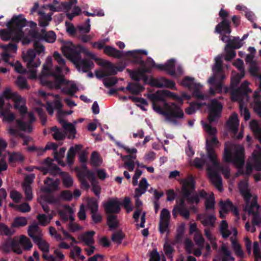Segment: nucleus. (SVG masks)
Returning a JSON list of instances; mask_svg holds the SVG:
<instances>
[{
  "instance_id": "obj_1",
  "label": "nucleus",
  "mask_w": 261,
  "mask_h": 261,
  "mask_svg": "<svg viewBox=\"0 0 261 261\" xmlns=\"http://www.w3.org/2000/svg\"><path fill=\"white\" fill-rule=\"evenodd\" d=\"M14 108L20 114L21 119L16 120L17 129L10 127L9 133L11 135L18 134V130L30 133L33 129L31 123L35 120L32 113H27L25 99L11 87L5 88L0 95V115L3 120L11 122L15 118V115L10 112Z\"/></svg>"
},
{
  "instance_id": "obj_2",
  "label": "nucleus",
  "mask_w": 261,
  "mask_h": 261,
  "mask_svg": "<svg viewBox=\"0 0 261 261\" xmlns=\"http://www.w3.org/2000/svg\"><path fill=\"white\" fill-rule=\"evenodd\" d=\"M201 123L206 133V160L205 159L204 154H201V158H197L194 160L193 165L198 168H201L206 165L208 176L211 181L219 191H221L223 190L222 179L219 174L222 173L226 178H228L229 170L227 166L223 165L219 163L215 150V148L220 144L216 137V128L202 121Z\"/></svg>"
},
{
  "instance_id": "obj_3",
  "label": "nucleus",
  "mask_w": 261,
  "mask_h": 261,
  "mask_svg": "<svg viewBox=\"0 0 261 261\" xmlns=\"http://www.w3.org/2000/svg\"><path fill=\"white\" fill-rule=\"evenodd\" d=\"M61 50L64 56L70 60L80 72H85L94 67L92 62L82 59L81 54L95 61L96 63L105 68V71L95 72L98 78H102L107 74H116L123 70L124 67L114 66L110 62L98 57L94 53L81 44L74 45L70 41L62 42Z\"/></svg>"
},
{
  "instance_id": "obj_4",
  "label": "nucleus",
  "mask_w": 261,
  "mask_h": 261,
  "mask_svg": "<svg viewBox=\"0 0 261 261\" xmlns=\"http://www.w3.org/2000/svg\"><path fill=\"white\" fill-rule=\"evenodd\" d=\"M148 97L152 102V108L157 113L162 115L164 117V121L172 125L178 124L179 120L184 117V113L182 109L179 106L174 103H164L163 108L156 105L158 101H165L167 99L177 100L180 102L181 105L183 103L184 99H190V95L182 93L181 97L177 96L175 94L168 90H163L151 93L148 95Z\"/></svg>"
},
{
  "instance_id": "obj_5",
  "label": "nucleus",
  "mask_w": 261,
  "mask_h": 261,
  "mask_svg": "<svg viewBox=\"0 0 261 261\" xmlns=\"http://www.w3.org/2000/svg\"><path fill=\"white\" fill-rule=\"evenodd\" d=\"M27 21L22 15L14 16L6 24L8 30H0V38L4 41L11 39L15 41L20 40L23 45L29 44L35 38V33L29 31L25 33L21 31V28L25 26Z\"/></svg>"
},
{
  "instance_id": "obj_6",
  "label": "nucleus",
  "mask_w": 261,
  "mask_h": 261,
  "mask_svg": "<svg viewBox=\"0 0 261 261\" xmlns=\"http://www.w3.org/2000/svg\"><path fill=\"white\" fill-rule=\"evenodd\" d=\"M51 67L52 59L50 57H48L43 65L42 70L39 76L41 84L50 88L56 89L65 85L67 86V88L63 89V91L68 94H73L77 90L75 84L72 82L66 81L62 75L57 77V73L51 71Z\"/></svg>"
},
{
  "instance_id": "obj_7",
  "label": "nucleus",
  "mask_w": 261,
  "mask_h": 261,
  "mask_svg": "<svg viewBox=\"0 0 261 261\" xmlns=\"http://www.w3.org/2000/svg\"><path fill=\"white\" fill-rule=\"evenodd\" d=\"M223 159L225 162L232 163L238 169L242 168L244 164V147L232 143H226Z\"/></svg>"
},
{
  "instance_id": "obj_8",
  "label": "nucleus",
  "mask_w": 261,
  "mask_h": 261,
  "mask_svg": "<svg viewBox=\"0 0 261 261\" xmlns=\"http://www.w3.org/2000/svg\"><path fill=\"white\" fill-rule=\"evenodd\" d=\"M239 187L240 193L246 202V210L249 213H252L254 215L253 223L254 224L258 225L260 223V218L256 215V213L258 212L260 206L257 203V196L256 195L252 196V201L250 203L249 200L252 196L248 190L247 181L246 180L242 181L239 184Z\"/></svg>"
},
{
  "instance_id": "obj_9",
  "label": "nucleus",
  "mask_w": 261,
  "mask_h": 261,
  "mask_svg": "<svg viewBox=\"0 0 261 261\" xmlns=\"http://www.w3.org/2000/svg\"><path fill=\"white\" fill-rule=\"evenodd\" d=\"M82 168V170H79L77 173V177L80 181L81 187L86 190L90 188V185L87 180V178H88L91 182L92 192L99 197L101 192V187L96 180L94 173L87 170L85 165H84Z\"/></svg>"
},
{
  "instance_id": "obj_10",
  "label": "nucleus",
  "mask_w": 261,
  "mask_h": 261,
  "mask_svg": "<svg viewBox=\"0 0 261 261\" xmlns=\"http://www.w3.org/2000/svg\"><path fill=\"white\" fill-rule=\"evenodd\" d=\"M149 70H139L130 72V76L134 80L139 81L143 79L145 83L149 84L152 86L158 87H166L170 89H175V83L172 81L162 77L159 79H150L148 81L144 74L146 72H149Z\"/></svg>"
},
{
  "instance_id": "obj_11",
  "label": "nucleus",
  "mask_w": 261,
  "mask_h": 261,
  "mask_svg": "<svg viewBox=\"0 0 261 261\" xmlns=\"http://www.w3.org/2000/svg\"><path fill=\"white\" fill-rule=\"evenodd\" d=\"M22 58L27 63L29 77L31 79H36L37 78L36 68L40 66L41 61L39 59L36 58L35 50L29 49L25 52L23 51Z\"/></svg>"
},
{
  "instance_id": "obj_12",
  "label": "nucleus",
  "mask_w": 261,
  "mask_h": 261,
  "mask_svg": "<svg viewBox=\"0 0 261 261\" xmlns=\"http://www.w3.org/2000/svg\"><path fill=\"white\" fill-rule=\"evenodd\" d=\"M44 184L45 187L41 190V192H50L58 189L59 185V180L57 179L53 180L50 178H47L44 181ZM42 194L43 193H40L38 200L41 204L43 210L46 212H48L49 208L46 205V204L47 203H51L53 202V201L50 198L44 196Z\"/></svg>"
},
{
  "instance_id": "obj_13",
  "label": "nucleus",
  "mask_w": 261,
  "mask_h": 261,
  "mask_svg": "<svg viewBox=\"0 0 261 261\" xmlns=\"http://www.w3.org/2000/svg\"><path fill=\"white\" fill-rule=\"evenodd\" d=\"M253 169L261 170V148L258 145L248 159L245 173L249 174Z\"/></svg>"
},
{
  "instance_id": "obj_14",
  "label": "nucleus",
  "mask_w": 261,
  "mask_h": 261,
  "mask_svg": "<svg viewBox=\"0 0 261 261\" xmlns=\"http://www.w3.org/2000/svg\"><path fill=\"white\" fill-rule=\"evenodd\" d=\"M182 185V191L185 196L191 203H197L199 201V197L197 195H194L192 192L194 189V181L192 177L183 180L181 181Z\"/></svg>"
},
{
  "instance_id": "obj_15",
  "label": "nucleus",
  "mask_w": 261,
  "mask_h": 261,
  "mask_svg": "<svg viewBox=\"0 0 261 261\" xmlns=\"http://www.w3.org/2000/svg\"><path fill=\"white\" fill-rule=\"evenodd\" d=\"M42 172L44 175L48 172H50L51 174H61L63 184L65 187L68 188L73 185V181L72 177L68 173L60 172V169L52 163L49 164L47 169H42Z\"/></svg>"
},
{
  "instance_id": "obj_16",
  "label": "nucleus",
  "mask_w": 261,
  "mask_h": 261,
  "mask_svg": "<svg viewBox=\"0 0 261 261\" xmlns=\"http://www.w3.org/2000/svg\"><path fill=\"white\" fill-rule=\"evenodd\" d=\"M221 59V56H218L215 58V64L213 67L214 75L208 80L210 84H217L218 87V89L217 90L218 92L222 91L221 85L219 83H217V82L220 80L218 74L221 72L222 67Z\"/></svg>"
},
{
  "instance_id": "obj_17",
  "label": "nucleus",
  "mask_w": 261,
  "mask_h": 261,
  "mask_svg": "<svg viewBox=\"0 0 261 261\" xmlns=\"http://www.w3.org/2000/svg\"><path fill=\"white\" fill-rule=\"evenodd\" d=\"M250 84L249 82L245 81L241 85L239 90L231 92V98L233 101H243V99L247 101L248 97L247 93L251 92V90L248 88Z\"/></svg>"
},
{
  "instance_id": "obj_18",
  "label": "nucleus",
  "mask_w": 261,
  "mask_h": 261,
  "mask_svg": "<svg viewBox=\"0 0 261 261\" xmlns=\"http://www.w3.org/2000/svg\"><path fill=\"white\" fill-rule=\"evenodd\" d=\"M222 109V104L217 100L212 101L211 105L209 106L208 121L210 123L217 121L221 117Z\"/></svg>"
},
{
  "instance_id": "obj_19",
  "label": "nucleus",
  "mask_w": 261,
  "mask_h": 261,
  "mask_svg": "<svg viewBox=\"0 0 261 261\" xmlns=\"http://www.w3.org/2000/svg\"><path fill=\"white\" fill-rule=\"evenodd\" d=\"M181 84L185 87H188L191 90L193 95L196 97L204 99V96L199 92L202 86L199 83H195L194 79L190 77H185L181 82Z\"/></svg>"
},
{
  "instance_id": "obj_20",
  "label": "nucleus",
  "mask_w": 261,
  "mask_h": 261,
  "mask_svg": "<svg viewBox=\"0 0 261 261\" xmlns=\"http://www.w3.org/2000/svg\"><path fill=\"white\" fill-rule=\"evenodd\" d=\"M233 65L238 69L240 73L237 74L234 71L232 72L231 84L232 86L237 85L245 75L244 63L242 60L238 59L233 63Z\"/></svg>"
},
{
  "instance_id": "obj_21",
  "label": "nucleus",
  "mask_w": 261,
  "mask_h": 261,
  "mask_svg": "<svg viewBox=\"0 0 261 261\" xmlns=\"http://www.w3.org/2000/svg\"><path fill=\"white\" fill-rule=\"evenodd\" d=\"M147 63L149 64L151 68H156L160 70L168 71L171 75H174L175 72L173 70L174 67V60L171 59L168 61L165 64H156L152 59L149 58L147 60Z\"/></svg>"
},
{
  "instance_id": "obj_22",
  "label": "nucleus",
  "mask_w": 261,
  "mask_h": 261,
  "mask_svg": "<svg viewBox=\"0 0 261 261\" xmlns=\"http://www.w3.org/2000/svg\"><path fill=\"white\" fill-rule=\"evenodd\" d=\"M170 219V212L166 208H163L161 212L159 222L160 231L161 233L168 232Z\"/></svg>"
},
{
  "instance_id": "obj_23",
  "label": "nucleus",
  "mask_w": 261,
  "mask_h": 261,
  "mask_svg": "<svg viewBox=\"0 0 261 261\" xmlns=\"http://www.w3.org/2000/svg\"><path fill=\"white\" fill-rule=\"evenodd\" d=\"M103 205L107 213L112 214L119 212L121 203L118 198H114L109 199Z\"/></svg>"
},
{
  "instance_id": "obj_24",
  "label": "nucleus",
  "mask_w": 261,
  "mask_h": 261,
  "mask_svg": "<svg viewBox=\"0 0 261 261\" xmlns=\"http://www.w3.org/2000/svg\"><path fill=\"white\" fill-rule=\"evenodd\" d=\"M54 57L58 63L60 65V66H57L55 69H53L52 66L51 68V71L53 73H57V77L61 76V73L62 71H65L66 73H68L69 71V68L65 66V61L62 58L61 55L58 52L56 51L54 54Z\"/></svg>"
},
{
  "instance_id": "obj_25",
  "label": "nucleus",
  "mask_w": 261,
  "mask_h": 261,
  "mask_svg": "<svg viewBox=\"0 0 261 261\" xmlns=\"http://www.w3.org/2000/svg\"><path fill=\"white\" fill-rule=\"evenodd\" d=\"M220 210L219 213L220 217L221 218L225 217V215L229 211H231L234 215L239 217V214L238 210L236 207L233 206L231 202L229 200L220 201Z\"/></svg>"
},
{
  "instance_id": "obj_26",
  "label": "nucleus",
  "mask_w": 261,
  "mask_h": 261,
  "mask_svg": "<svg viewBox=\"0 0 261 261\" xmlns=\"http://www.w3.org/2000/svg\"><path fill=\"white\" fill-rule=\"evenodd\" d=\"M2 48L4 49V52L1 54L2 59L6 63H8L9 58L16 53L17 45L15 44H9L2 46Z\"/></svg>"
},
{
  "instance_id": "obj_27",
  "label": "nucleus",
  "mask_w": 261,
  "mask_h": 261,
  "mask_svg": "<svg viewBox=\"0 0 261 261\" xmlns=\"http://www.w3.org/2000/svg\"><path fill=\"white\" fill-rule=\"evenodd\" d=\"M219 230L223 238H227L231 234L235 237L237 234L236 229L232 226H229L225 220H222L219 225Z\"/></svg>"
},
{
  "instance_id": "obj_28",
  "label": "nucleus",
  "mask_w": 261,
  "mask_h": 261,
  "mask_svg": "<svg viewBox=\"0 0 261 261\" xmlns=\"http://www.w3.org/2000/svg\"><path fill=\"white\" fill-rule=\"evenodd\" d=\"M59 115L60 112L58 113V121L66 133L69 134L68 138L72 139L75 138L76 133L75 126L72 123L67 122L62 118H60Z\"/></svg>"
},
{
  "instance_id": "obj_29",
  "label": "nucleus",
  "mask_w": 261,
  "mask_h": 261,
  "mask_svg": "<svg viewBox=\"0 0 261 261\" xmlns=\"http://www.w3.org/2000/svg\"><path fill=\"white\" fill-rule=\"evenodd\" d=\"M75 212V210L72 207L67 206H64L63 210L60 211L59 214L62 218V221L65 222L68 220L71 221L74 220L73 214Z\"/></svg>"
},
{
  "instance_id": "obj_30",
  "label": "nucleus",
  "mask_w": 261,
  "mask_h": 261,
  "mask_svg": "<svg viewBox=\"0 0 261 261\" xmlns=\"http://www.w3.org/2000/svg\"><path fill=\"white\" fill-rule=\"evenodd\" d=\"M28 232L29 236L33 239L34 242L42 238L41 230L36 224L30 226Z\"/></svg>"
},
{
  "instance_id": "obj_31",
  "label": "nucleus",
  "mask_w": 261,
  "mask_h": 261,
  "mask_svg": "<svg viewBox=\"0 0 261 261\" xmlns=\"http://www.w3.org/2000/svg\"><path fill=\"white\" fill-rule=\"evenodd\" d=\"M199 195L200 197L205 198V205L206 210H212L214 208L215 201L213 193L207 194L205 191H201L199 192Z\"/></svg>"
},
{
  "instance_id": "obj_32",
  "label": "nucleus",
  "mask_w": 261,
  "mask_h": 261,
  "mask_svg": "<svg viewBox=\"0 0 261 261\" xmlns=\"http://www.w3.org/2000/svg\"><path fill=\"white\" fill-rule=\"evenodd\" d=\"M69 7L67 4L60 3L56 0L54 1L51 4L44 6L45 9H48L49 10L55 12L60 11L63 10H66Z\"/></svg>"
},
{
  "instance_id": "obj_33",
  "label": "nucleus",
  "mask_w": 261,
  "mask_h": 261,
  "mask_svg": "<svg viewBox=\"0 0 261 261\" xmlns=\"http://www.w3.org/2000/svg\"><path fill=\"white\" fill-rule=\"evenodd\" d=\"M234 258L232 257L228 248L223 245L221 248V253L220 256L216 257L214 261H234Z\"/></svg>"
},
{
  "instance_id": "obj_34",
  "label": "nucleus",
  "mask_w": 261,
  "mask_h": 261,
  "mask_svg": "<svg viewBox=\"0 0 261 261\" xmlns=\"http://www.w3.org/2000/svg\"><path fill=\"white\" fill-rule=\"evenodd\" d=\"M94 234L95 232L93 231H88L80 235L79 239L83 242L84 245H93L94 243L93 239Z\"/></svg>"
},
{
  "instance_id": "obj_35",
  "label": "nucleus",
  "mask_w": 261,
  "mask_h": 261,
  "mask_svg": "<svg viewBox=\"0 0 261 261\" xmlns=\"http://www.w3.org/2000/svg\"><path fill=\"white\" fill-rule=\"evenodd\" d=\"M149 187L147 179L142 178L139 182V187L135 190V197H139L144 194Z\"/></svg>"
},
{
  "instance_id": "obj_36",
  "label": "nucleus",
  "mask_w": 261,
  "mask_h": 261,
  "mask_svg": "<svg viewBox=\"0 0 261 261\" xmlns=\"http://www.w3.org/2000/svg\"><path fill=\"white\" fill-rule=\"evenodd\" d=\"M198 219L205 226H213L216 221V218L213 215H199L198 216Z\"/></svg>"
},
{
  "instance_id": "obj_37",
  "label": "nucleus",
  "mask_w": 261,
  "mask_h": 261,
  "mask_svg": "<svg viewBox=\"0 0 261 261\" xmlns=\"http://www.w3.org/2000/svg\"><path fill=\"white\" fill-rule=\"evenodd\" d=\"M121 158L124 162V167L130 171H134L135 164L134 160L136 159V156L126 155L121 156Z\"/></svg>"
},
{
  "instance_id": "obj_38",
  "label": "nucleus",
  "mask_w": 261,
  "mask_h": 261,
  "mask_svg": "<svg viewBox=\"0 0 261 261\" xmlns=\"http://www.w3.org/2000/svg\"><path fill=\"white\" fill-rule=\"evenodd\" d=\"M177 213H179L185 218L188 219L189 217V212L188 210L184 208V202L182 201L179 205H176L173 208L172 214L174 217H176Z\"/></svg>"
},
{
  "instance_id": "obj_39",
  "label": "nucleus",
  "mask_w": 261,
  "mask_h": 261,
  "mask_svg": "<svg viewBox=\"0 0 261 261\" xmlns=\"http://www.w3.org/2000/svg\"><path fill=\"white\" fill-rule=\"evenodd\" d=\"M239 125V121L237 115L236 114H232L227 121L228 128L233 132L236 133L238 130Z\"/></svg>"
},
{
  "instance_id": "obj_40",
  "label": "nucleus",
  "mask_w": 261,
  "mask_h": 261,
  "mask_svg": "<svg viewBox=\"0 0 261 261\" xmlns=\"http://www.w3.org/2000/svg\"><path fill=\"white\" fill-rule=\"evenodd\" d=\"M82 148V145L81 144L75 145L70 148L67 156V162L68 164H71L73 163L76 153L80 151Z\"/></svg>"
},
{
  "instance_id": "obj_41",
  "label": "nucleus",
  "mask_w": 261,
  "mask_h": 261,
  "mask_svg": "<svg viewBox=\"0 0 261 261\" xmlns=\"http://www.w3.org/2000/svg\"><path fill=\"white\" fill-rule=\"evenodd\" d=\"M215 31L217 33H220L222 31H224L226 33L230 34L231 29L229 22L226 19H223L221 22L216 26Z\"/></svg>"
},
{
  "instance_id": "obj_42",
  "label": "nucleus",
  "mask_w": 261,
  "mask_h": 261,
  "mask_svg": "<svg viewBox=\"0 0 261 261\" xmlns=\"http://www.w3.org/2000/svg\"><path fill=\"white\" fill-rule=\"evenodd\" d=\"M141 217V222L140 224H137L138 228H143L144 227V223L145 222V213L143 212L141 209H137L133 215L134 218L138 222L139 221V217Z\"/></svg>"
},
{
  "instance_id": "obj_43",
  "label": "nucleus",
  "mask_w": 261,
  "mask_h": 261,
  "mask_svg": "<svg viewBox=\"0 0 261 261\" xmlns=\"http://www.w3.org/2000/svg\"><path fill=\"white\" fill-rule=\"evenodd\" d=\"M250 127L253 131L255 137L261 143V127L258 126L257 122L255 120H252L250 122Z\"/></svg>"
},
{
  "instance_id": "obj_44",
  "label": "nucleus",
  "mask_w": 261,
  "mask_h": 261,
  "mask_svg": "<svg viewBox=\"0 0 261 261\" xmlns=\"http://www.w3.org/2000/svg\"><path fill=\"white\" fill-rule=\"evenodd\" d=\"M62 105L61 102L60 100H57L55 101L54 103H47V111L49 113V114L52 115L54 113V109L59 110L58 112V113L60 112L59 117H60V115L61 114V112L60 110L62 108Z\"/></svg>"
},
{
  "instance_id": "obj_45",
  "label": "nucleus",
  "mask_w": 261,
  "mask_h": 261,
  "mask_svg": "<svg viewBox=\"0 0 261 261\" xmlns=\"http://www.w3.org/2000/svg\"><path fill=\"white\" fill-rule=\"evenodd\" d=\"M39 25L41 27H45L48 25L49 22L51 20V14H45L44 12L41 11L39 12Z\"/></svg>"
},
{
  "instance_id": "obj_46",
  "label": "nucleus",
  "mask_w": 261,
  "mask_h": 261,
  "mask_svg": "<svg viewBox=\"0 0 261 261\" xmlns=\"http://www.w3.org/2000/svg\"><path fill=\"white\" fill-rule=\"evenodd\" d=\"M129 98L131 99L134 102H135L136 105L138 107H140L142 110H147L148 104L145 99L142 98H139L133 96H129Z\"/></svg>"
},
{
  "instance_id": "obj_47",
  "label": "nucleus",
  "mask_w": 261,
  "mask_h": 261,
  "mask_svg": "<svg viewBox=\"0 0 261 261\" xmlns=\"http://www.w3.org/2000/svg\"><path fill=\"white\" fill-rule=\"evenodd\" d=\"M102 163V159L99 154L96 151H93L91 155L90 163L93 166H99Z\"/></svg>"
},
{
  "instance_id": "obj_48",
  "label": "nucleus",
  "mask_w": 261,
  "mask_h": 261,
  "mask_svg": "<svg viewBox=\"0 0 261 261\" xmlns=\"http://www.w3.org/2000/svg\"><path fill=\"white\" fill-rule=\"evenodd\" d=\"M103 51L106 55L115 58H119L121 56V53L120 51L110 46H105Z\"/></svg>"
},
{
  "instance_id": "obj_49",
  "label": "nucleus",
  "mask_w": 261,
  "mask_h": 261,
  "mask_svg": "<svg viewBox=\"0 0 261 261\" xmlns=\"http://www.w3.org/2000/svg\"><path fill=\"white\" fill-rule=\"evenodd\" d=\"M259 70L258 65L256 62H251L249 64V72L253 76H257L258 79L260 81L259 85V88L261 90V73L257 76V73Z\"/></svg>"
},
{
  "instance_id": "obj_50",
  "label": "nucleus",
  "mask_w": 261,
  "mask_h": 261,
  "mask_svg": "<svg viewBox=\"0 0 261 261\" xmlns=\"http://www.w3.org/2000/svg\"><path fill=\"white\" fill-rule=\"evenodd\" d=\"M38 245L39 248L43 253H48L49 251V244L42 238L35 242Z\"/></svg>"
},
{
  "instance_id": "obj_51",
  "label": "nucleus",
  "mask_w": 261,
  "mask_h": 261,
  "mask_svg": "<svg viewBox=\"0 0 261 261\" xmlns=\"http://www.w3.org/2000/svg\"><path fill=\"white\" fill-rule=\"evenodd\" d=\"M53 218V216L51 214H49L47 216L45 214H39L37 216V219L40 225L42 226H46L48 225L51 220Z\"/></svg>"
},
{
  "instance_id": "obj_52",
  "label": "nucleus",
  "mask_w": 261,
  "mask_h": 261,
  "mask_svg": "<svg viewBox=\"0 0 261 261\" xmlns=\"http://www.w3.org/2000/svg\"><path fill=\"white\" fill-rule=\"evenodd\" d=\"M143 89V87L137 83L128 84L126 88V89L129 90L132 94H138Z\"/></svg>"
},
{
  "instance_id": "obj_53",
  "label": "nucleus",
  "mask_w": 261,
  "mask_h": 261,
  "mask_svg": "<svg viewBox=\"0 0 261 261\" xmlns=\"http://www.w3.org/2000/svg\"><path fill=\"white\" fill-rule=\"evenodd\" d=\"M65 150L66 149L65 148H61L59 149L58 152L54 153V158L55 160L57 161L59 164L63 166H64L65 165L64 162L62 161V158L64 156Z\"/></svg>"
},
{
  "instance_id": "obj_54",
  "label": "nucleus",
  "mask_w": 261,
  "mask_h": 261,
  "mask_svg": "<svg viewBox=\"0 0 261 261\" xmlns=\"http://www.w3.org/2000/svg\"><path fill=\"white\" fill-rule=\"evenodd\" d=\"M22 188L25 195L26 200L31 201L33 197L31 185L22 184Z\"/></svg>"
},
{
  "instance_id": "obj_55",
  "label": "nucleus",
  "mask_w": 261,
  "mask_h": 261,
  "mask_svg": "<svg viewBox=\"0 0 261 261\" xmlns=\"http://www.w3.org/2000/svg\"><path fill=\"white\" fill-rule=\"evenodd\" d=\"M15 84L19 88L21 89H28L30 88V86L28 84L26 79L21 76L18 77L15 82Z\"/></svg>"
},
{
  "instance_id": "obj_56",
  "label": "nucleus",
  "mask_w": 261,
  "mask_h": 261,
  "mask_svg": "<svg viewBox=\"0 0 261 261\" xmlns=\"http://www.w3.org/2000/svg\"><path fill=\"white\" fill-rule=\"evenodd\" d=\"M19 243L25 250H30L32 247L30 240L24 236H21L20 237Z\"/></svg>"
},
{
  "instance_id": "obj_57",
  "label": "nucleus",
  "mask_w": 261,
  "mask_h": 261,
  "mask_svg": "<svg viewBox=\"0 0 261 261\" xmlns=\"http://www.w3.org/2000/svg\"><path fill=\"white\" fill-rule=\"evenodd\" d=\"M108 225L111 228H115L118 226V221L116 216L112 214L108 216Z\"/></svg>"
},
{
  "instance_id": "obj_58",
  "label": "nucleus",
  "mask_w": 261,
  "mask_h": 261,
  "mask_svg": "<svg viewBox=\"0 0 261 261\" xmlns=\"http://www.w3.org/2000/svg\"><path fill=\"white\" fill-rule=\"evenodd\" d=\"M9 161L10 162H19L23 160V156L20 152H12L9 154Z\"/></svg>"
},
{
  "instance_id": "obj_59",
  "label": "nucleus",
  "mask_w": 261,
  "mask_h": 261,
  "mask_svg": "<svg viewBox=\"0 0 261 261\" xmlns=\"http://www.w3.org/2000/svg\"><path fill=\"white\" fill-rule=\"evenodd\" d=\"M87 203L91 212H95L98 210L97 201L94 198H87Z\"/></svg>"
},
{
  "instance_id": "obj_60",
  "label": "nucleus",
  "mask_w": 261,
  "mask_h": 261,
  "mask_svg": "<svg viewBox=\"0 0 261 261\" xmlns=\"http://www.w3.org/2000/svg\"><path fill=\"white\" fill-rule=\"evenodd\" d=\"M204 234L207 239L210 242L211 244L214 247H216V241L215 236L212 233L211 231L209 229H205Z\"/></svg>"
},
{
  "instance_id": "obj_61",
  "label": "nucleus",
  "mask_w": 261,
  "mask_h": 261,
  "mask_svg": "<svg viewBox=\"0 0 261 261\" xmlns=\"http://www.w3.org/2000/svg\"><path fill=\"white\" fill-rule=\"evenodd\" d=\"M77 28L82 33H88L90 31L91 25L90 23V19H87L85 23L83 24H79Z\"/></svg>"
},
{
  "instance_id": "obj_62",
  "label": "nucleus",
  "mask_w": 261,
  "mask_h": 261,
  "mask_svg": "<svg viewBox=\"0 0 261 261\" xmlns=\"http://www.w3.org/2000/svg\"><path fill=\"white\" fill-rule=\"evenodd\" d=\"M205 103H196L190 105V107L186 109V113L188 115H192L194 113L196 110L200 109Z\"/></svg>"
},
{
  "instance_id": "obj_63",
  "label": "nucleus",
  "mask_w": 261,
  "mask_h": 261,
  "mask_svg": "<svg viewBox=\"0 0 261 261\" xmlns=\"http://www.w3.org/2000/svg\"><path fill=\"white\" fill-rule=\"evenodd\" d=\"M229 46L230 45L227 44L225 48V51L226 53L225 59L228 61L231 60L236 56V53L234 50Z\"/></svg>"
},
{
  "instance_id": "obj_64",
  "label": "nucleus",
  "mask_w": 261,
  "mask_h": 261,
  "mask_svg": "<svg viewBox=\"0 0 261 261\" xmlns=\"http://www.w3.org/2000/svg\"><path fill=\"white\" fill-rule=\"evenodd\" d=\"M254 111L261 117V101L258 98H255L254 101L252 103Z\"/></svg>"
}]
</instances>
